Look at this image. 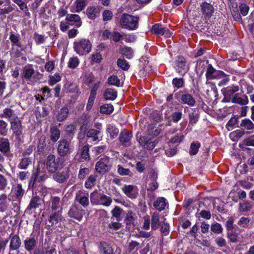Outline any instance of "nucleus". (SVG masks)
I'll list each match as a JSON object with an SVG mask.
<instances>
[{
    "instance_id": "obj_16",
    "label": "nucleus",
    "mask_w": 254,
    "mask_h": 254,
    "mask_svg": "<svg viewBox=\"0 0 254 254\" xmlns=\"http://www.w3.org/2000/svg\"><path fill=\"white\" fill-rule=\"evenodd\" d=\"M132 137V135L131 132L127 129H124L120 133L119 140L123 145L128 147L131 145L130 140Z\"/></svg>"
},
{
    "instance_id": "obj_59",
    "label": "nucleus",
    "mask_w": 254,
    "mask_h": 254,
    "mask_svg": "<svg viewBox=\"0 0 254 254\" xmlns=\"http://www.w3.org/2000/svg\"><path fill=\"white\" fill-rule=\"evenodd\" d=\"M117 64L120 67L125 70H127L129 67V65L125 59H118Z\"/></svg>"
},
{
    "instance_id": "obj_54",
    "label": "nucleus",
    "mask_w": 254,
    "mask_h": 254,
    "mask_svg": "<svg viewBox=\"0 0 254 254\" xmlns=\"http://www.w3.org/2000/svg\"><path fill=\"white\" fill-rule=\"evenodd\" d=\"M108 83L110 85H115L118 87L120 86L121 82L118 77L116 75H112L109 77Z\"/></svg>"
},
{
    "instance_id": "obj_43",
    "label": "nucleus",
    "mask_w": 254,
    "mask_h": 254,
    "mask_svg": "<svg viewBox=\"0 0 254 254\" xmlns=\"http://www.w3.org/2000/svg\"><path fill=\"white\" fill-rule=\"evenodd\" d=\"M120 51L121 54L128 59H131L133 56V51L130 47H124Z\"/></svg>"
},
{
    "instance_id": "obj_35",
    "label": "nucleus",
    "mask_w": 254,
    "mask_h": 254,
    "mask_svg": "<svg viewBox=\"0 0 254 254\" xmlns=\"http://www.w3.org/2000/svg\"><path fill=\"white\" fill-rule=\"evenodd\" d=\"M41 204V199L38 196L33 197L30 201L29 204L26 209V211L28 212L32 209H35L38 208Z\"/></svg>"
},
{
    "instance_id": "obj_53",
    "label": "nucleus",
    "mask_w": 254,
    "mask_h": 254,
    "mask_svg": "<svg viewBox=\"0 0 254 254\" xmlns=\"http://www.w3.org/2000/svg\"><path fill=\"white\" fill-rule=\"evenodd\" d=\"M8 124L4 121L0 119V134L5 136L8 131Z\"/></svg>"
},
{
    "instance_id": "obj_48",
    "label": "nucleus",
    "mask_w": 254,
    "mask_h": 254,
    "mask_svg": "<svg viewBox=\"0 0 254 254\" xmlns=\"http://www.w3.org/2000/svg\"><path fill=\"white\" fill-rule=\"evenodd\" d=\"M65 131L66 134L72 138L76 131V128L74 125L70 124L65 127Z\"/></svg>"
},
{
    "instance_id": "obj_55",
    "label": "nucleus",
    "mask_w": 254,
    "mask_h": 254,
    "mask_svg": "<svg viewBox=\"0 0 254 254\" xmlns=\"http://www.w3.org/2000/svg\"><path fill=\"white\" fill-rule=\"evenodd\" d=\"M200 147V144L199 142L191 143L190 146V154L191 155L196 154Z\"/></svg>"
},
{
    "instance_id": "obj_28",
    "label": "nucleus",
    "mask_w": 254,
    "mask_h": 254,
    "mask_svg": "<svg viewBox=\"0 0 254 254\" xmlns=\"http://www.w3.org/2000/svg\"><path fill=\"white\" fill-rule=\"evenodd\" d=\"M32 157H22L17 167L19 169L26 170L32 164Z\"/></svg>"
},
{
    "instance_id": "obj_25",
    "label": "nucleus",
    "mask_w": 254,
    "mask_h": 254,
    "mask_svg": "<svg viewBox=\"0 0 254 254\" xmlns=\"http://www.w3.org/2000/svg\"><path fill=\"white\" fill-rule=\"evenodd\" d=\"M99 251L100 254H113V250L112 247L106 242L100 243Z\"/></svg>"
},
{
    "instance_id": "obj_58",
    "label": "nucleus",
    "mask_w": 254,
    "mask_h": 254,
    "mask_svg": "<svg viewBox=\"0 0 254 254\" xmlns=\"http://www.w3.org/2000/svg\"><path fill=\"white\" fill-rule=\"evenodd\" d=\"M90 173V169L88 168H83L79 169L78 173V179L83 180L86 176Z\"/></svg>"
},
{
    "instance_id": "obj_40",
    "label": "nucleus",
    "mask_w": 254,
    "mask_h": 254,
    "mask_svg": "<svg viewBox=\"0 0 254 254\" xmlns=\"http://www.w3.org/2000/svg\"><path fill=\"white\" fill-rule=\"evenodd\" d=\"M118 173L121 176H128L132 177L133 175L131 171L127 168L123 167L121 165H118L117 166Z\"/></svg>"
},
{
    "instance_id": "obj_42",
    "label": "nucleus",
    "mask_w": 254,
    "mask_h": 254,
    "mask_svg": "<svg viewBox=\"0 0 254 254\" xmlns=\"http://www.w3.org/2000/svg\"><path fill=\"white\" fill-rule=\"evenodd\" d=\"M114 111V107L111 104H105L100 107V113L102 114L110 115Z\"/></svg>"
},
{
    "instance_id": "obj_57",
    "label": "nucleus",
    "mask_w": 254,
    "mask_h": 254,
    "mask_svg": "<svg viewBox=\"0 0 254 254\" xmlns=\"http://www.w3.org/2000/svg\"><path fill=\"white\" fill-rule=\"evenodd\" d=\"M238 118L239 117L238 116H234L232 117L226 125L227 127L229 128V127L232 128L236 126L238 127V126H239L238 124ZM228 129L229 130V129Z\"/></svg>"
},
{
    "instance_id": "obj_45",
    "label": "nucleus",
    "mask_w": 254,
    "mask_h": 254,
    "mask_svg": "<svg viewBox=\"0 0 254 254\" xmlns=\"http://www.w3.org/2000/svg\"><path fill=\"white\" fill-rule=\"evenodd\" d=\"M240 210L242 212H247L253 208V203L251 202L246 201L240 203Z\"/></svg>"
},
{
    "instance_id": "obj_32",
    "label": "nucleus",
    "mask_w": 254,
    "mask_h": 254,
    "mask_svg": "<svg viewBox=\"0 0 254 254\" xmlns=\"http://www.w3.org/2000/svg\"><path fill=\"white\" fill-rule=\"evenodd\" d=\"M65 20L68 22H74L75 25L78 27H80L82 24L80 17L77 14H67Z\"/></svg>"
},
{
    "instance_id": "obj_13",
    "label": "nucleus",
    "mask_w": 254,
    "mask_h": 254,
    "mask_svg": "<svg viewBox=\"0 0 254 254\" xmlns=\"http://www.w3.org/2000/svg\"><path fill=\"white\" fill-rule=\"evenodd\" d=\"M239 89V86L232 85L223 88L222 91L225 97L228 98L229 101H231L236 94L238 93Z\"/></svg>"
},
{
    "instance_id": "obj_60",
    "label": "nucleus",
    "mask_w": 254,
    "mask_h": 254,
    "mask_svg": "<svg viewBox=\"0 0 254 254\" xmlns=\"http://www.w3.org/2000/svg\"><path fill=\"white\" fill-rule=\"evenodd\" d=\"M21 51V50L15 47L14 45H12L11 51H10V54L16 58H19L22 55Z\"/></svg>"
},
{
    "instance_id": "obj_7",
    "label": "nucleus",
    "mask_w": 254,
    "mask_h": 254,
    "mask_svg": "<svg viewBox=\"0 0 254 254\" xmlns=\"http://www.w3.org/2000/svg\"><path fill=\"white\" fill-rule=\"evenodd\" d=\"M72 152L70 142L66 139H61L58 142L57 152L60 157H65L69 155Z\"/></svg>"
},
{
    "instance_id": "obj_23",
    "label": "nucleus",
    "mask_w": 254,
    "mask_h": 254,
    "mask_svg": "<svg viewBox=\"0 0 254 254\" xmlns=\"http://www.w3.org/2000/svg\"><path fill=\"white\" fill-rule=\"evenodd\" d=\"M18 117L15 113L14 111L11 108H6L3 109V113L0 114V118H5L8 120L9 123Z\"/></svg>"
},
{
    "instance_id": "obj_18",
    "label": "nucleus",
    "mask_w": 254,
    "mask_h": 254,
    "mask_svg": "<svg viewBox=\"0 0 254 254\" xmlns=\"http://www.w3.org/2000/svg\"><path fill=\"white\" fill-rule=\"evenodd\" d=\"M83 209L76 205H72L68 212V215L71 218L80 221L83 217Z\"/></svg>"
},
{
    "instance_id": "obj_61",
    "label": "nucleus",
    "mask_w": 254,
    "mask_h": 254,
    "mask_svg": "<svg viewBox=\"0 0 254 254\" xmlns=\"http://www.w3.org/2000/svg\"><path fill=\"white\" fill-rule=\"evenodd\" d=\"M250 220L248 217H242L238 222L239 226H242L244 228L249 227Z\"/></svg>"
},
{
    "instance_id": "obj_11",
    "label": "nucleus",
    "mask_w": 254,
    "mask_h": 254,
    "mask_svg": "<svg viewBox=\"0 0 254 254\" xmlns=\"http://www.w3.org/2000/svg\"><path fill=\"white\" fill-rule=\"evenodd\" d=\"M176 65L177 72L182 75H185L189 69V67L187 64L186 60L184 57L178 58L176 61Z\"/></svg>"
},
{
    "instance_id": "obj_30",
    "label": "nucleus",
    "mask_w": 254,
    "mask_h": 254,
    "mask_svg": "<svg viewBox=\"0 0 254 254\" xmlns=\"http://www.w3.org/2000/svg\"><path fill=\"white\" fill-rule=\"evenodd\" d=\"M238 127L241 128L243 130H252L254 129V124L249 119H244L240 123Z\"/></svg>"
},
{
    "instance_id": "obj_56",
    "label": "nucleus",
    "mask_w": 254,
    "mask_h": 254,
    "mask_svg": "<svg viewBox=\"0 0 254 254\" xmlns=\"http://www.w3.org/2000/svg\"><path fill=\"white\" fill-rule=\"evenodd\" d=\"M89 145H85L83 147L81 152V156L82 158L85 160H89L90 156L89 155Z\"/></svg>"
},
{
    "instance_id": "obj_37",
    "label": "nucleus",
    "mask_w": 254,
    "mask_h": 254,
    "mask_svg": "<svg viewBox=\"0 0 254 254\" xmlns=\"http://www.w3.org/2000/svg\"><path fill=\"white\" fill-rule=\"evenodd\" d=\"M97 175L96 174L90 175L86 180L84 186L86 189H90L95 185Z\"/></svg>"
},
{
    "instance_id": "obj_47",
    "label": "nucleus",
    "mask_w": 254,
    "mask_h": 254,
    "mask_svg": "<svg viewBox=\"0 0 254 254\" xmlns=\"http://www.w3.org/2000/svg\"><path fill=\"white\" fill-rule=\"evenodd\" d=\"M164 32V28L161 27L159 24H155L152 27V32L157 36L163 35Z\"/></svg>"
},
{
    "instance_id": "obj_33",
    "label": "nucleus",
    "mask_w": 254,
    "mask_h": 254,
    "mask_svg": "<svg viewBox=\"0 0 254 254\" xmlns=\"http://www.w3.org/2000/svg\"><path fill=\"white\" fill-rule=\"evenodd\" d=\"M106 131L109 133L110 137L111 139L116 138L119 134V130L114 124L107 125Z\"/></svg>"
},
{
    "instance_id": "obj_62",
    "label": "nucleus",
    "mask_w": 254,
    "mask_h": 254,
    "mask_svg": "<svg viewBox=\"0 0 254 254\" xmlns=\"http://www.w3.org/2000/svg\"><path fill=\"white\" fill-rule=\"evenodd\" d=\"M102 16L103 21H110L113 18V12L110 10H105L103 12Z\"/></svg>"
},
{
    "instance_id": "obj_4",
    "label": "nucleus",
    "mask_w": 254,
    "mask_h": 254,
    "mask_svg": "<svg viewBox=\"0 0 254 254\" xmlns=\"http://www.w3.org/2000/svg\"><path fill=\"white\" fill-rule=\"evenodd\" d=\"M174 97L181 104H187L190 107L194 106L195 104L194 98L188 92L186 89L176 93Z\"/></svg>"
},
{
    "instance_id": "obj_46",
    "label": "nucleus",
    "mask_w": 254,
    "mask_h": 254,
    "mask_svg": "<svg viewBox=\"0 0 254 254\" xmlns=\"http://www.w3.org/2000/svg\"><path fill=\"white\" fill-rule=\"evenodd\" d=\"M112 202L111 198L105 194L102 195L99 199V203L103 205L108 206L110 205Z\"/></svg>"
},
{
    "instance_id": "obj_5",
    "label": "nucleus",
    "mask_w": 254,
    "mask_h": 254,
    "mask_svg": "<svg viewBox=\"0 0 254 254\" xmlns=\"http://www.w3.org/2000/svg\"><path fill=\"white\" fill-rule=\"evenodd\" d=\"M92 45L89 40L82 39L74 42L73 48L75 51L79 55L88 53L91 50Z\"/></svg>"
},
{
    "instance_id": "obj_63",
    "label": "nucleus",
    "mask_w": 254,
    "mask_h": 254,
    "mask_svg": "<svg viewBox=\"0 0 254 254\" xmlns=\"http://www.w3.org/2000/svg\"><path fill=\"white\" fill-rule=\"evenodd\" d=\"M132 212L131 211H128L126 213V217L125 219V222L127 225H130L133 223L134 218L132 215Z\"/></svg>"
},
{
    "instance_id": "obj_27",
    "label": "nucleus",
    "mask_w": 254,
    "mask_h": 254,
    "mask_svg": "<svg viewBox=\"0 0 254 254\" xmlns=\"http://www.w3.org/2000/svg\"><path fill=\"white\" fill-rule=\"evenodd\" d=\"M86 13L88 18L94 20L99 14V9L97 6H89L86 10Z\"/></svg>"
},
{
    "instance_id": "obj_14",
    "label": "nucleus",
    "mask_w": 254,
    "mask_h": 254,
    "mask_svg": "<svg viewBox=\"0 0 254 254\" xmlns=\"http://www.w3.org/2000/svg\"><path fill=\"white\" fill-rule=\"evenodd\" d=\"M122 190L127 197L131 199L136 198L138 194L137 187L133 185H125Z\"/></svg>"
},
{
    "instance_id": "obj_36",
    "label": "nucleus",
    "mask_w": 254,
    "mask_h": 254,
    "mask_svg": "<svg viewBox=\"0 0 254 254\" xmlns=\"http://www.w3.org/2000/svg\"><path fill=\"white\" fill-rule=\"evenodd\" d=\"M69 113V110L66 107L61 108L57 115V119L59 122L64 121L67 117Z\"/></svg>"
},
{
    "instance_id": "obj_15",
    "label": "nucleus",
    "mask_w": 254,
    "mask_h": 254,
    "mask_svg": "<svg viewBox=\"0 0 254 254\" xmlns=\"http://www.w3.org/2000/svg\"><path fill=\"white\" fill-rule=\"evenodd\" d=\"M88 196V193L85 192L83 190H80L76 192L75 199V200L78 202L81 205L86 207L89 204Z\"/></svg>"
},
{
    "instance_id": "obj_9",
    "label": "nucleus",
    "mask_w": 254,
    "mask_h": 254,
    "mask_svg": "<svg viewBox=\"0 0 254 254\" xmlns=\"http://www.w3.org/2000/svg\"><path fill=\"white\" fill-rule=\"evenodd\" d=\"M46 178L45 172L44 169H41L39 166L36 170L33 171L29 183V187H33L36 181L38 182H42Z\"/></svg>"
},
{
    "instance_id": "obj_31",
    "label": "nucleus",
    "mask_w": 254,
    "mask_h": 254,
    "mask_svg": "<svg viewBox=\"0 0 254 254\" xmlns=\"http://www.w3.org/2000/svg\"><path fill=\"white\" fill-rule=\"evenodd\" d=\"M166 199L163 197H159L153 203L154 207L159 211L164 210L166 206Z\"/></svg>"
},
{
    "instance_id": "obj_26",
    "label": "nucleus",
    "mask_w": 254,
    "mask_h": 254,
    "mask_svg": "<svg viewBox=\"0 0 254 254\" xmlns=\"http://www.w3.org/2000/svg\"><path fill=\"white\" fill-rule=\"evenodd\" d=\"M112 216L115 217L117 221H121L125 215V211L118 206H116L112 210Z\"/></svg>"
},
{
    "instance_id": "obj_64",
    "label": "nucleus",
    "mask_w": 254,
    "mask_h": 254,
    "mask_svg": "<svg viewBox=\"0 0 254 254\" xmlns=\"http://www.w3.org/2000/svg\"><path fill=\"white\" fill-rule=\"evenodd\" d=\"M34 39L35 43L37 44H43L45 41V38L43 35L39 34L35 32L34 35Z\"/></svg>"
},
{
    "instance_id": "obj_34",
    "label": "nucleus",
    "mask_w": 254,
    "mask_h": 254,
    "mask_svg": "<svg viewBox=\"0 0 254 254\" xmlns=\"http://www.w3.org/2000/svg\"><path fill=\"white\" fill-rule=\"evenodd\" d=\"M50 138L54 142H57L60 137L61 131L57 127H52L50 128Z\"/></svg>"
},
{
    "instance_id": "obj_21",
    "label": "nucleus",
    "mask_w": 254,
    "mask_h": 254,
    "mask_svg": "<svg viewBox=\"0 0 254 254\" xmlns=\"http://www.w3.org/2000/svg\"><path fill=\"white\" fill-rule=\"evenodd\" d=\"M69 171H63L62 172H55L53 176V179L59 183H64L67 181L69 178Z\"/></svg>"
},
{
    "instance_id": "obj_41",
    "label": "nucleus",
    "mask_w": 254,
    "mask_h": 254,
    "mask_svg": "<svg viewBox=\"0 0 254 254\" xmlns=\"http://www.w3.org/2000/svg\"><path fill=\"white\" fill-rule=\"evenodd\" d=\"M46 136L42 135L39 140V143L37 146V151L39 153H43L46 147Z\"/></svg>"
},
{
    "instance_id": "obj_3",
    "label": "nucleus",
    "mask_w": 254,
    "mask_h": 254,
    "mask_svg": "<svg viewBox=\"0 0 254 254\" xmlns=\"http://www.w3.org/2000/svg\"><path fill=\"white\" fill-rule=\"evenodd\" d=\"M10 122V129L12 130V135L15 136L16 140L19 143L23 142L22 134L24 127L22 126V121L18 117H16L15 120Z\"/></svg>"
},
{
    "instance_id": "obj_19",
    "label": "nucleus",
    "mask_w": 254,
    "mask_h": 254,
    "mask_svg": "<svg viewBox=\"0 0 254 254\" xmlns=\"http://www.w3.org/2000/svg\"><path fill=\"white\" fill-rule=\"evenodd\" d=\"M200 10L204 17H211L214 12V9L212 5L207 2H202L200 5Z\"/></svg>"
},
{
    "instance_id": "obj_24",
    "label": "nucleus",
    "mask_w": 254,
    "mask_h": 254,
    "mask_svg": "<svg viewBox=\"0 0 254 254\" xmlns=\"http://www.w3.org/2000/svg\"><path fill=\"white\" fill-rule=\"evenodd\" d=\"M163 222L160 220L159 215L157 212H154L151 216V227L152 230H156L162 224Z\"/></svg>"
},
{
    "instance_id": "obj_44",
    "label": "nucleus",
    "mask_w": 254,
    "mask_h": 254,
    "mask_svg": "<svg viewBox=\"0 0 254 254\" xmlns=\"http://www.w3.org/2000/svg\"><path fill=\"white\" fill-rule=\"evenodd\" d=\"M14 191L16 198L18 199V201H21V199L24 193V190L22 188V185L21 184H17L15 188Z\"/></svg>"
},
{
    "instance_id": "obj_2",
    "label": "nucleus",
    "mask_w": 254,
    "mask_h": 254,
    "mask_svg": "<svg viewBox=\"0 0 254 254\" xmlns=\"http://www.w3.org/2000/svg\"><path fill=\"white\" fill-rule=\"evenodd\" d=\"M64 161L61 157L56 158L53 154L49 155L45 160V164L47 170L51 173H55L63 167Z\"/></svg>"
},
{
    "instance_id": "obj_10",
    "label": "nucleus",
    "mask_w": 254,
    "mask_h": 254,
    "mask_svg": "<svg viewBox=\"0 0 254 254\" xmlns=\"http://www.w3.org/2000/svg\"><path fill=\"white\" fill-rule=\"evenodd\" d=\"M62 212V208H60L58 211H51L48 219V222L51 224V226L57 227L63 220Z\"/></svg>"
},
{
    "instance_id": "obj_29",
    "label": "nucleus",
    "mask_w": 254,
    "mask_h": 254,
    "mask_svg": "<svg viewBox=\"0 0 254 254\" xmlns=\"http://www.w3.org/2000/svg\"><path fill=\"white\" fill-rule=\"evenodd\" d=\"M103 95L106 100L113 101L117 97V91L112 88H107L104 91Z\"/></svg>"
},
{
    "instance_id": "obj_51",
    "label": "nucleus",
    "mask_w": 254,
    "mask_h": 254,
    "mask_svg": "<svg viewBox=\"0 0 254 254\" xmlns=\"http://www.w3.org/2000/svg\"><path fill=\"white\" fill-rule=\"evenodd\" d=\"M172 84L174 87L177 89L182 88L184 86L185 82L183 78H174L172 80Z\"/></svg>"
},
{
    "instance_id": "obj_38",
    "label": "nucleus",
    "mask_w": 254,
    "mask_h": 254,
    "mask_svg": "<svg viewBox=\"0 0 254 254\" xmlns=\"http://www.w3.org/2000/svg\"><path fill=\"white\" fill-rule=\"evenodd\" d=\"M100 133L101 132L98 130L90 129L87 131L86 136L88 138H91L93 141H99L98 136L100 134Z\"/></svg>"
},
{
    "instance_id": "obj_49",
    "label": "nucleus",
    "mask_w": 254,
    "mask_h": 254,
    "mask_svg": "<svg viewBox=\"0 0 254 254\" xmlns=\"http://www.w3.org/2000/svg\"><path fill=\"white\" fill-rule=\"evenodd\" d=\"M190 124L191 125L195 124L198 121V115L196 111L192 109V111L189 113Z\"/></svg>"
},
{
    "instance_id": "obj_50",
    "label": "nucleus",
    "mask_w": 254,
    "mask_h": 254,
    "mask_svg": "<svg viewBox=\"0 0 254 254\" xmlns=\"http://www.w3.org/2000/svg\"><path fill=\"white\" fill-rule=\"evenodd\" d=\"M210 229L212 232L216 234L221 233L223 230L221 225L217 222L211 224Z\"/></svg>"
},
{
    "instance_id": "obj_52",
    "label": "nucleus",
    "mask_w": 254,
    "mask_h": 254,
    "mask_svg": "<svg viewBox=\"0 0 254 254\" xmlns=\"http://www.w3.org/2000/svg\"><path fill=\"white\" fill-rule=\"evenodd\" d=\"M87 0H76L75 11L79 12L82 11L85 7Z\"/></svg>"
},
{
    "instance_id": "obj_22",
    "label": "nucleus",
    "mask_w": 254,
    "mask_h": 254,
    "mask_svg": "<svg viewBox=\"0 0 254 254\" xmlns=\"http://www.w3.org/2000/svg\"><path fill=\"white\" fill-rule=\"evenodd\" d=\"M21 241L18 235H14L11 238L9 246V251H17L21 245Z\"/></svg>"
},
{
    "instance_id": "obj_17",
    "label": "nucleus",
    "mask_w": 254,
    "mask_h": 254,
    "mask_svg": "<svg viewBox=\"0 0 254 254\" xmlns=\"http://www.w3.org/2000/svg\"><path fill=\"white\" fill-rule=\"evenodd\" d=\"M24 249L28 252H32L36 248L38 241L34 237L26 238L23 241Z\"/></svg>"
},
{
    "instance_id": "obj_1",
    "label": "nucleus",
    "mask_w": 254,
    "mask_h": 254,
    "mask_svg": "<svg viewBox=\"0 0 254 254\" xmlns=\"http://www.w3.org/2000/svg\"><path fill=\"white\" fill-rule=\"evenodd\" d=\"M139 17L128 14L124 13L121 15L119 23L123 28L129 30H133L137 28Z\"/></svg>"
},
{
    "instance_id": "obj_39",
    "label": "nucleus",
    "mask_w": 254,
    "mask_h": 254,
    "mask_svg": "<svg viewBox=\"0 0 254 254\" xmlns=\"http://www.w3.org/2000/svg\"><path fill=\"white\" fill-rule=\"evenodd\" d=\"M60 198L58 196H53L51 197V211H58L60 208Z\"/></svg>"
},
{
    "instance_id": "obj_12",
    "label": "nucleus",
    "mask_w": 254,
    "mask_h": 254,
    "mask_svg": "<svg viewBox=\"0 0 254 254\" xmlns=\"http://www.w3.org/2000/svg\"><path fill=\"white\" fill-rule=\"evenodd\" d=\"M0 152L7 157H13V154L10 151V142L7 138H1L0 139Z\"/></svg>"
},
{
    "instance_id": "obj_6",
    "label": "nucleus",
    "mask_w": 254,
    "mask_h": 254,
    "mask_svg": "<svg viewBox=\"0 0 254 254\" xmlns=\"http://www.w3.org/2000/svg\"><path fill=\"white\" fill-rule=\"evenodd\" d=\"M112 166L110 158L105 156L96 163L95 170L99 174H105L111 170Z\"/></svg>"
},
{
    "instance_id": "obj_20",
    "label": "nucleus",
    "mask_w": 254,
    "mask_h": 254,
    "mask_svg": "<svg viewBox=\"0 0 254 254\" xmlns=\"http://www.w3.org/2000/svg\"><path fill=\"white\" fill-rule=\"evenodd\" d=\"M231 102L233 103L237 104L241 106H245L249 103V99L248 96L243 93H239L236 94L233 98Z\"/></svg>"
},
{
    "instance_id": "obj_8",
    "label": "nucleus",
    "mask_w": 254,
    "mask_h": 254,
    "mask_svg": "<svg viewBox=\"0 0 254 254\" xmlns=\"http://www.w3.org/2000/svg\"><path fill=\"white\" fill-rule=\"evenodd\" d=\"M42 76L39 72H35L31 66L25 67L22 73V77L30 82H37L42 77Z\"/></svg>"
}]
</instances>
